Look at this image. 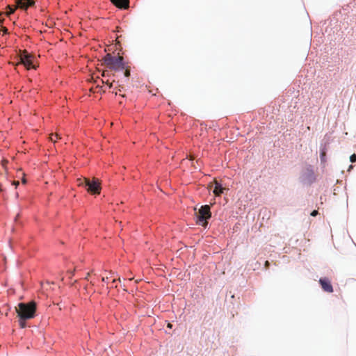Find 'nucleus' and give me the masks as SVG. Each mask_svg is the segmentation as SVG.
<instances>
[{
	"label": "nucleus",
	"mask_w": 356,
	"mask_h": 356,
	"mask_svg": "<svg viewBox=\"0 0 356 356\" xmlns=\"http://www.w3.org/2000/svg\"><path fill=\"white\" fill-rule=\"evenodd\" d=\"M88 178H79L77 179L76 182L77 185L79 186H84L86 187V184L88 182Z\"/></svg>",
	"instance_id": "obj_12"
},
{
	"label": "nucleus",
	"mask_w": 356,
	"mask_h": 356,
	"mask_svg": "<svg viewBox=\"0 0 356 356\" xmlns=\"http://www.w3.org/2000/svg\"><path fill=\"white\" fill-rule=\"evenodd\" d=\"M211 218V207L208 204L200 207L197 215L196 223L207 228L208 220Z\"/></svg>",
	"instance_id": "obj_3"
},
{
	"label": "nucleus",
	"mask_w": 356,
	"mask_h": 356,
	"mask_svg": "<svg viewBox=\"0 0 356 356\" xmlns=\"http://www.w3.org/2000/svg\"><path fill=\"white\" fill-rule=\"evenodd\" d=\"M86 188L88 192L92 194H99L101 186L100 183L98 179H92V180H90L88 179V182L86 184Z\"/></svg>",
	"instance_id": "obj_6"
},
{
	"label": "nucleus",
	"mask_w": 356,
	"mask_h": 356,
	"mask_svg": "<svg viewBox=\"0 0 356 356\" xmlns=\"http://www.w3.org/2000/svg\"><path fill=\"white\" fill-rule=\"evenodd\" d=\"M26 320L27 319H22V318H19V326H20L21 328L26 327Z\"/></svg>",
	"instance_id": "obj_14"
},
{
	"label": "nucleus",
	"mask_w": 356,
	"mask_h": 356,
	"mask_svg": "<svg viewBox=\"0 0 356 356\" xmlns=\"http://www.w3.org/2000/svg\"><path fill=\"white\" fill-rule=\"evenodd\" d=\"M124 76H125L126 77L129 76H130V71H129V70H125V72H124Z\"/></svg>",
	"instance_id": "obj_17"
},
{
	"label": "nucleus",
	"mask_w": 356,
	"mask_h": 356,
	"mask_svg": "<svg viewBox=\"0 0 356 356\" xmlns=\"http://www.w3.org/2000/svg\"><path fill=\"white\" fill-rule=\"evenodd\" d=\"M108 280V277H102V281L104 282H107Z\"/></svg>",
	"instance_id": "obj_20"
},
{
	"label": "nucleus",
	"mask_w": 356,
	"mask_h": 356,
	"mask_svg": "<svg viewBox=\"0 0 356 356\" xmlns=\"http://www.w3.org/2000/svg\"><path fill=\"white\" fill-rule=\"evenodd\" d=\"M89 275H90V273H88L87 274V276L86 277V279H88V276H89Z\"/></svg>",
	"instance_id": "obj_25"
},
{
	"label": "nucleus",
	"mask_w": 356,
	"mask_h": 356,
	"mask_svg": "<svg viewBox=\"0 0 356 356\" xmlns=\"http://www.w3.org/2000/svg\"><path fill=\"white\" fill-rule=\"evenodd\" d=\"M36 304L33 301L29 302H20L18 304L17 313L19 318L22 319H31L35 316Z\"/></svg>",
	"instance_id": "obj_1"
},
{
	"label": "nucleus",
	"mask_w": 356,
	"mask_h": 356,
	"mask_svg": "<svg viewBox=\"0 0 356 356\" xmlns=\"http://www.w3.org/2000/svg\"><path fill=\"white\" fill-rule=\"evenodd\" d=\"M77 269V267H74V268L73 270L69 268L67 270V274L69 275V277L70 278H72V277L74 275V271L76 270Z\"/></svg>",
	"instance_id": "obj_15"
},
{
	"label": "nucleus",
	"mask_w": 356,
	"mask_h": 356,
	"mask_svg": "<svg viewBox=\"0 0 356 356\" xmlns=\"http://www.w3.org/2000/svg\"><path fill=\"white\" fill-rule=\"evenodd\" d=\"M167 327L170 328V329H172V325L170 323H168V325H167Z\"/></svg>",
	"instance_id": "obj_21"
},
{
	"label": "nucleus",
	"mask_w": 356,
	"mask_h": 356,
	"mask_svg": "<svg viewBox=\"0 0 356 356\" xmlns=\"http://www.w3.org/2000/svg\"><path fill=\"white\" fill-rule=\"evenodd\" d=\"M6 32H7V29H5L3 30V33H6Z\"/></svg>",
	"instance_id": "obj_26"
},
{
	"label": "nucleus",
	"mask_w": 356,
	"mask_h": 356,
	"mask_svg": "<svg viewBox=\"0 0 356 356\" xmlns=\"http://www.w3.org/2000/svg\"><path fill=\"white\" fill-rule=\"evenodd\" d=\"M50 140L52 141V142H56V140H58V138H60V136L59 134H51L50 135V137H49Z\"/></svg>",
	"instance_id": "obj_13"
},
{
	"label": "nucleus",
	"mask_w": 356,
	"mask_h": 356,
	"mask_svg": "<svg viewBox=\"0 0 356 356\" xmlns=\"http://www.w3.org/2000/svg\"><path fill=\"white\" fill-rule=\"evenodd\" d=\"M326 151L327 148L325 145L323 147H321L320 149V159L321 161L323 163H325L326 162Z\"/></svg>",
	"instance_id": "obj_11"
},
{
	"label": "nucleus",
	"mask_w": 356,
	"mask_h": 356,
	"mask_svg": "<svg viewBox=\"0 0 356 356\" xmlns=\"http://www.w3.org/2000/svg\"><path fill=\"white\" fill-rule=\"evenodd\" d=\"M350 161L352 162V163H354L356 161V154H353L350 156Z\"/></svg>",
	"instance_id": "obj_16"
},
{
	"label": "nucleus",
	"mask_w": 356,
	"mask_h": 356,
	"mask_svg": "<svg viewBox=\"0 0 356 356\" xmlns=\"http://www.w3.org/2000/svg\"><path fill=\"white\" fill-rule=\"evenodd\" d=\"M17 6L22 9L26 10L28 8L34 5L33 0H15Z\"/></svg>",
	"instance_id": "obj_8"
},
{
	"label": "nucleus",
	"mask_w": 356,
	"mask_h": 356,
	"mask_svg": "<svg viewBox=\"0 0 356 356\" xmlns=\"http://www.w3.org/2000/svg\"><path fill=\"white\" fill-rule=\"evenodd\" d=\"M319 282L321 285L323 291L332 293L333 291V287L330 281L327 277H323L319 280Z\"/></svg>",
	"instance_id": "obj_7"
},
{
	"label": "nucleus",
	"mask_w": 356,
	"mask_h": 356,
	"mask_svg": "<svg viewBox=\"0 0 356 356\" xmlns=\"http://www.w3.org/2000/svg\"><path fill=\"white\" fill-rule=\"evenodd\" d=\"M20 63H22L27 70L36 68V66L33 64V56L26 51H24L21 54Z\"/></svg>",
	"instance_id": "obj_5"
},
{
	"label": "nucleus",
	"mask_w": 356,
	"mask_h": 356,
	"mask_svg": "<svg viewBox=\"0 0 356 356\" xmlns=\"http://www.w3.org/2000/svg\"><path fill=\"white\" fill-rule=\"evenodd\" d=\"M214 184L215 187L213 191V193L215 194L216 196L219 197L224 193L225 188H223L222 184L217 181H216Z\"/></svg>",
	"instance_id": "obj_10"
},
{
	"label": "nucleus",
	"mask_w": 356,
	"mask_h": 356,
	"mask_svg": "<svg viewBox=\"0 0 356 356\" xmlns=\"http://www.w3.org/2000/svg\"><path fill=\"white\" fill-rule=\"evenodd\" d=\"M301 182L303 184H311L316 181V175L314 168L311 165H307L302 170L300 177Z\"/></svg>",
	"instance_id": "obj_4"
},
{
	"label": "nucleus",
	"mask_w": 356,
	"mask_h": 356,
	"mask_svg": "<svg viewBox=\"0 0 356 356\" xmlns=\"http://www.w3.org/2000/svg\"><path fill=\"white\" fill-rule=\"evenodd\" d=\"M317 214H318V211H316V210L313 211L312 212V213H311V215H312V216H316Z\"/></svg>",
	"instance_id": "obj_18"
},
{
	"label": "nucleus",
	"mask_w": 356,
	"mask_h": 356,
	"mask_svg": "<svg viewBox=\"0 0 356 356\" xmlns=\"http://www.w3.org/2000/svg\"><path fill=\"white\" fill-rule=\"evenodd\" d=\"M104 62L108 67L114 70H123L124 68L123 58L107 54L104 58Z\"/></svg>",
	"instance_id": "obj_2"
},
{
	"label": "nucleus",
	"mask_w": 356,
	"mask_h": 356,
	"mask_svg": "<svg viewBox=\"0 0 356 356\" xmlns=\"http://www.w3.org/2000/svg\"><path fill=\"white\" fill-rule=\"evenodd\" d=\"M15 12V8H13L11 7H9V13L12 14Z\"/></svg>",
	"instance_id": "obj_19"
},
{
	"label": "nucleus",
	"mask_w": 356,
	"mask_h": 356,
	"mask_svg": "<svg viewBox=\"0 0 356 356\" xmlns=\"http://www.w3.org/2000/svg\"><path fill=\"white\" fill-rule=\"evenodd\" d=\"M111 1L118 8H127L129 7V0H111Z\"/></svg>",
	"instance_id": "obj_9"
},
{
	"label": "nucleus",
	"mask_w": 356,
	"mask_h": 356,
	"mask_svg": "<svg viewBox=\"0 0 356 356\" xmlns=\"http://www.w3.org/2000/svg\"><path fill=\"white\" fill-rule=\"evenodd\" d=\"M14 184H15V186L19 185V181H15V182H14Z\"/></svg>",
	"instance_id": "obj_24"
},
{
	"label": "nucleus",
	"mask_w": 356,
	"mask_h": 356,
	"mask_svg": "<svg viewBox=\"0 0 356 356\" xmlns=\"http://www.w3.org/2000/svg\"><path fill=\"white\" fill-rule=\"evenodd\" d=\"M352 168H353V165H350L349 168L352 169Z\"/></svg>",
	"instance_id": "obj_27"
},
{
	"label": "nucleus",
	"mask_w": 356,
	"mask_h": 356,
	"mask_svg": "<svg viewBox=\"0 0 356 356\" xmlns=\"http://www.w3.org/2000/svg\"><path fill=\"white\" fill-rule=\"evenodd\" d=\"M107 84H108V86L109 88H112V86H112V83H107Z\"/></svg>",
	"instance_id": "obj_22"
},
{
	"label": "nucleus",
	"mask_w": 356,
	"mask_h": 356,
	"mask_svg": "<svg viewBox=\"0 0 356 356\" xmlns=\"http://www.w3.org/2000/svg\"><path fill=\"white\" fill-rule=\"evenodd\" d=\"M22 183H23V184H26V180L25 179H22Z\"/></svg>",
	"instance_id": "obj_23"
}]
</instances>
